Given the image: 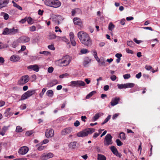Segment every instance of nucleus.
Here are the masks:
<instances>
[{
    "instance_id": "f257e3e1",
    "label": "nucleus",
    "mask_w": 160,
    "mask_h": 160,
    "mask_svg": "<svg viewBox=\"0 0 160 160\" xmlns=\"http://www.w3.org/2000/svg\"><path fill=\"white\" fill-rule=\"evenodd\" d=\"M78 37L81 42L84 45L89 46L92 44V40L89 35L83 31L79 32L77 34Z\"/></svg>"
},
{
    "instance_id": "f03ea898",
    "label": "nucleus",
    "mask_w": 160,
    "mask_h": 160,
    "mask_svg": "<svg viewBox=\"0 0 160 160\" xmlns=\"http://www.w3.org/2000/svg\"><path fill=\"white\" fill-rule=\"evenodd\" d=\"M71 62V58L69 56H63L62 58L57 61V62L60 67H66L69 65Z\"/></svg>"
},
{
    "instance_id": "7ed1b4c3",
    "label": "nucleus",
    "mask_w": 160,
    "mask_h": 160,
    "mask_svg": "<svg viewBox=\"0 0 160 160\" xmlns=\"http://www.w3.org/2000/svg\"><path fill=\"white\" fill-rule=\"evenodd\" d=\"M45 3L48 6L55 8H58L61 5V3L57 0H46Z\"/></svg>"
},
{
    "instance_id": "20e7f679",
    "label": "nucleus",
    "mask_w": 160,
    "mask_h": 160,
    "mask_svg": "<svg viewBox=\"0 0 160 160\" xmlns=\"http://www.w3.org/2000/svg\"><path fill=\"white\" fill-rule=\"evenodd\" d=\"M35 93V90H28L25 92L21 96L20 100H24L31 97L32 95L34 94Z\"/></svg>"
},
{
    "instance_id": "39448f33",
    "label": "nucleus",
    "mask_w": 160,
    "mask_h": 160,
    "mask_svg": "<svg viewBox=\"0 0 160 160\" xmlns=\"http://www.w3.org/2000/svg\"><path fill=\"white\" fill-rule=\"evenodd\" d=\"M112 136L110 134H107L105 137L104 144V145L108 146L112 143Z\"/></svg>"
},
{
    "instance_id": "423d86ee",
    "label": "nucleus",
    "mask_w": 160,
    "mask_h": 160,
    "mask_svg": "<svg viewBox=\"0 0 160 160\" xmlns=\"http://www.w3.org/2000/svg\"><path fill=\"white\" fill-rule=\"evenodd\" d=\"M29 80V76L28 75H25L21 77L18 81V83L19 85H23L28 82Z\"/></svg>"
},
{
    "instance_id": "0eeeda50",
    "label": "nucleus",
    "mask_w": 160,
    "mask_h": 160,
    "mask_svg": "<svg viewBox=\"0 0 160 160\" xmlns=\"http://www.w3.org/2000/svg\"><path fill=\"white\" fill-rule=\"evenodd\" d=\"M86 84L82 81H72L71 82V86L72 87L84 86Z\"/></svg>"
},
{
    "instance_id": "6e6552de",
    "label": "nucleus",
    "mask_w": 160,
    "mask_h": 160,
    "mask_svg": "<svg viewBox=\"0 0 160 160\" xmlns=\"http://www.w3.org/2000/svg\"><path fill=\"white\" fill-rule=\"evenodd\" d=\"M53 154L51 152L43 154L40 157V159L41 160H47L50 158H52L53 157Z\"/></svg>"
},
{
    "instance_id": "1a4fd4ad",
    "label": "nucleus",
    "mask_w": 160,
    "mask_h": 160,
    "mask_svg": "<svg viewBox=\"0 0 160 160\" xmlns=\"http://www.w3.org/2000/svg\"><path fill=\"white\" fill-rule=\"evenodd\" d=\"M45 136L47 138L53 137L54 135V130L51 129L49 128L46 130L45 133Z\"/></svg>"
},
{
    "instance_id": "9d476101",
    "label": "nucleus",
    "mask_w": 160,
    "mask_h": 160,
    "mask_svg": "<svg viewBox=\"0 0 160 160\" xmlns=\"http://www.w3.org/2000/svg\"><path fill=\"white\" fill-rule=\"evenodd\" d=\"M29 149L26 146H23L20 148L18 151L19 154L21 155H24L26 154L28 151Z\"/></svg>"
},
{
    "instance_id": "9b49d317",
    "label": "nucleus",
    "mask_w": 160,
    "mask_h": 160,
    "mask_svg": "<svg viewBox=\"0 0 160 160\" xmlns=\"http://www.w3.org/2000/svg\"><path fill=\"white\" fill-rule=\"evenodd\" d=\"M18 40L20 42L24 43L29 42L30 40V38L28 36H23L20 37Z\"/></svg>"
},
{
    "instance_id": "f8f14e48",
    "label": "nucleus",
    "mask_w": 160,
    "mask_h": 160,
    "mask_svg": "<svg viewBox=\"0 0 160 160\" xmlns=\"http://www.w3.org/2000/svg\"><path fill=\"white\" fill-rule=\"evenodd\" d=\"M110 149L113 153L117 156L120 158L121 156V154L119 153L117 149L114 146H112L110 148Z\"/></svg>"
},
{
    "instance_id": "ddd939ff",
    "label": "nucleus",
    "mask_w": 160,
    "mask_h": 160,
    "mask_svg": "<svg viewBox=\"0 0 160 160\" xmlns=\"http://www.w3.org/2000/svg\"><path fill=\"white\" fill-rule=\"evenodd\" d=\"M120 100V98L118 97H115L113 98L110 102L111 105L112 106L117 104Z\"/></svg>"
},
{
    "instance_id": "4468645a",
    "label": "nucleus",
    "mask_w": 160,
    "mask_h": 160,
    "mask_svg": "<svg viewBox=\"0 0 160 160\" xmlns=\"http://www.w3.org/2000/svg\"><path fill=\"white\" fill-rule=\"evenodd\" d=\"M88 134L87 129L81 131L77 133V136L78 137H84L87 136Z\"/></svg>"
},
{
    "instance_id": "2eb2a0df",
    "label": "nucleus",
    "mask_w": 160,
    "mask_h": 160,
    "mask_svg": "<svg viewBox=\"0 0 160 160\" xmlns=\"http://www.w3.org/2000/svg\"><path fill=\"white\" fill-rule=\"evenodd\" d=\"M9 0H0V9L6 7L8 3Z\"/></svg>"
},
{
    "instance_id": "dca6fc26",
    "label": "nucleus",
    "mask_w": 160,
    "mask_h": 160,
    "mask_svg": "<svg viewBox=\"0 0 160 160\" xmlns=\"http://www.w3.org/2000/svg\"><path fill=\"white\" fill-rule=\"evenodd\" d=\"M72 129L71 128H67L63 130L62 132V134L63 135L70 133L72 131Z\"/></svg>"
},
{
    "instance_id": "f3484780",
    "label": "nucleus",
    "mask_w": 160,
    "mask_h": 160,
    "mask_svg": "<svg viewBox=\"0 0 160 160\" xmlns=\"http://www.w3.org/2000/svg\"><path fill=\"white\" fill-rule=\"evenodd\" d=\"M28 69H32L37 72L39 70V68L37 65H30L28 67Z\"/></svg>"
},
{
    "instance_id": "a211bd4d",
    "label": "nucleus",
    "mask_w": 160,
    "mask_h": 160,
    "mask_svg": "<svg viewBox=\"0 0 160 160\" xmlns=\"http://www.w3.org/2000/svg\"><path fill=\"white\" fill-rule=\"evenodd\" d=\"M20 59V58L18 55H14L11 57L10 60L13 62H17L19 61Z\"/></svg>"
},
{
    "instance_id": "6ab92c4d",
    "label": "nucleus",
    "mask_w": 160,
    "mask_h": 160,
    "mask_svg": "<svg viewBox=\"0 0 160 160\" xmlns=\"http://www.w3.org/2000/svg\"><path fill=\"white\" fill-rule=\"evenodd\" d=\"M73 22L75 24L79 26H81L82 23L81 20L78 18H75L73 19Z\"/></svg>"
},
{
    "instance_id": "aec40b11",
    "label": "nucleus",
    "mask_w": 160,
    "mask_h": 160,
    "mask_svg": "<svg viewBox=\"0 0 160 160\" xmlns=\"http://www.w3.org/2000/svg\"><path fill=\"white\" fill-rule=\"evenodd\" d=\"M103 115V113L101 112L96 113L95 116L92 118L93 121H96L101 116Z\"/></svg>"
},
{
    "instance_id": "412c9836",
    "label": "nucleus",
    "mask_w": 160,
    "mask_h": 160,
    "mask_svg": "<svg viewBox=\"0 0 160 160\" xmlns=\"http://www.w3.org/2000/svg\"><path fill=\"white\" fill-rule=\"evenodd\" d=\"M11 35H14L18 32L19 30L17 28H11Z\"/></svg>"
},
{
    "instance_id": "4be33fe9",
    "label": "nucleus",
    "mask_w": 160,
    "mask_h": 160,
    "mask_svg": "<svg viewBox=\"0 0 160 160\" xmlns=\"http://www.w3.org/2000/svg\"><path fill=\"white\" fill-rule=\"evenodd\" d=\"M11 28L9 29L6 28L4 29L2 34L3 35H11Z\"/></svg>"
},
{
    "instance_id": "5701e85b",
    "label": "nucleus",
    "mask_w": 160,
    "mask_h": 160,
    "mask_svg": "<svg viewBox=\"0 0 160 160\" xmlns=\"http://www.w3.org/2000/svg\"><path fill=\"white\" fill-rule=\"evenodd\" d=\"M98 160H106L105 156L102 154H98Z\"/></svg>"
},
{
    "instance_id": "b1692460",
    "label": "nucleus",
    "mask_w": 160,
    "mask_h": 160,
    "mask_svg": "<svg viewBox=\"0 0 160 160\" xmlns=\"http://www.w3.org/2000/svg\"><path fill=\"white\" fill-rule=\"evenodd\" d=\"M56 37L55 34H53L51 32H50L48 36V38L49 39H55Z\"/></svg>"
},
{
    "instance_id": "393cba45",
    "label": "nucleus",
    "mask_w": 160,
    "mask_h": 160,
    "mask_svg": "<svg viewBox=\"0 0 160 160\" xmlns=\"http://www.w3.org/2000/svg\"><path fill=\"white\" fill-rule=\"evenodd\" d=\"M8 127L9 126H4L2 129V131L1 132H0V134L3 136L5 134V132L8 129Z\"/></svg>"
},
{
    "instance_id": "a878e982",
    "label": "nucleus",
    "mask_w": 160,
    "mask_h": 160,
    "mask_svg": "<svg viewBox=\"0 0 160 160\" xmlns=\"http://www.w3.org/2000/svg\"><path fill=\"white\" fill-rule=\"evenodd\" d=\"M27 21L28 24H32L34 23L33 21L32 18L30 17H26Z\"/></svg>"
},
{
    "instance_id": "bb28decb",
    "label": "nucleus",
    "mask_w": 160,
    "mask_h": 160,
    "mask_svg": "<svg viewBox=\"0 0 160 160\" xmlns=\"http://www.w3.org/2000/svg\"><path fill=\"white\" fill-rule=\"evenodd\" d=\"M47 95L49 97H52L53 95V93L52 90H48L46 92Z\"/></svg>"
},
{
    "instance_id": "cd10ccee",
    "label": "nucleus",
    "mask_w": 160,
    "mask_h": 160,
    "mask_svg": "<svg viewBox=\"0 0 160 160\" xmlns=\"http://www.w3.org/2000/svg\"><path fill=\"white\" fill-rule=\"evenodd\" d=\"M96 92L95 91H92L90 92L89 94H88L86 96V99H89V98L91 97L93 95L96 93Z\"/></svg>"
},
{
    "instance_id": "c85d7f7f",
    "label": "nucleus",
    "mask_w": 160,
    "mask_h": 160,
    "mask_svg": "<svg viewBox=\"0 0 160 160\" xmlns=\"http://www.w3.org/2000/svg\"><path fill=\"white\" fill-rule=\"evenodd\" d=\"M115 27V25L112 22H111L108 25V29L110 31H112Z\"/></svg>"
},
{
    "instance_id": "c756f323",
    "label": "nucleus",
    "mask_w": 160,
    "mask_h": 160,
    "mask_svg": "<svg viewBox=\"0 0 160 160\" xmlns=\"http://www.w3.org/2000/svg\"><path fill=\"white\" fill-rule=\"evenodd\" d=\"M1 14L2 15H3L4 18L5 20H7L8 19L9 16L7 13L2 12L1 13Z\"/></svg>"
},
{
    "instance_id": "7c9ffc66",
    "label": "nucleus",
    "mask_w": 160,
    "mask_h": 160,
    "mask_svg": "<svg viewBox=\"0 0 160 160\" xmlns=\"http://www.w3.org/2000/svg\"><path fill=\"white\" fill-rule=\"evenodd\" d=\"M117 86L119 89H122L126 88V84H118Z\"/></svg>"
},
{
    "instance_id": "2f4dec72",
    "label": "nucleus",
    "mask_w": 160,
    "mask_h": 160,
    "mask_svg": "<svg viewBox=\"0 0 160 160\" xmlns=\"http://www.w3.org/2000/svg\"><path fill=\"white\" fill-rule=\"evenodd\" d=\"M86 129L87 130L88 133V134H91V133H92L93 132H95V129L93 128H87Z\"/></svg>"
},
{
    "instance_id": "473e14b6",
    "label": "nucleus",
    "mask_w": 160,
    "mask_h": 160,
    "mask_svg": "<svg viewBox=\"0 0 160 160\" xmlns=\"http://www.w3.org/2000/svg\"><path fill=\"white\" fill-rule=\"evenodd\" d=\"M111 117V116L110 115H108L105 119L104 122L102 123L101 124L102 125L107 123L110 119Z\"/></svg>"
},
{
    "instance_id": "72a5a7b5",
    "label": "nucleus",
    "mask_w": 160,
    "mask_h": 160,
    "mask_svg": "<svg viewBox=\"0 0 160 160\" xmlns=\"http://www.w3.org/2000/svg\"><path fill=\"white\" fill-rule=\"evenodd\" d=\"M126 88H132L135 86V84L133 83H126Z\"/></svg>"
},
{
    "instance_id": "f704fd0d",
    "label": "nucleus",
    "mask_w": 160,
    "mask_h": 160,
    "mask_svg": "<svg viewBox=\"0 0 160 160\" xmlns=\"http://www.w3.org/2000/svg\"><path fill=\"white\" fill-rule=\"evenodd\" d=\"M120 138L122 140H125L126 139L125 134L123 132H121L120 134Z\"/></svg>"
},
{
    "instance_id": "c9c22d12",
    "label": "nucleus",
    "mask_w": 160,
    "mask_h": 160,
    "mask_svg": "<svg viewBox=\"0 0 160 160\" xmlns=\"http://www.w3.org/2000/svg\"><path fill=\"white\" fill-rule=\"evenodd\" d=\"M76 143L77 142H71L70 144V148L72 149L75 148L76 146Z\"/></svg>"
},
{
    "instance_id": "e433bc0d",
    "label": "nucleus",
    "mask_w": 160,
    "mask_h": 160,
    "mask_svg": "<svg viewBox=\"0 0 160 160\" xmlns=\"http://www.w3.org/2000/svg\"><path fill=\"white\" fill-rule=\"evenodd\" d=\"M23 131L22 129V128L19 126H18L16 127V131L17 132H22Z\"/></svg>"
},
{
    "instance_id": "4c0bfd02",
    "label": "nucleus",
    "mask_w": 160,
    "mask_h": 160,
    "mask_svg": "<svg viewBox=\"0 0 160 160\" xmlns=\"http://www.w3.org/2000/svg\"><path fill=\"white\" fill-rule=\"evenodd\" d=\"M127 45L130 47H132L134 45V43L132 41H127Z\"/></svg>"
},
{
    "instance_id": "58836bf2",
    "label": "nucleus",
    "mask_w": 160,
    "mask_h": 160,
    "mask_svg": "<svg viewBox=\"0 0 160 160\" xmlns=\"http://www.w3.org/2000/svg\"><path fill=\"white\" fill-rule=\"evenodd\" d=\"M47 90V88H43L42 92L39 94V96L41 98H42V96L45 92H46Z\"/></svg>"
},
{
    "instance_id": "ea45409f",
    "label": "nucleus",
    "mask_w": 160,
    "mask_h": 160,
    "mask_svg": "<svg viewBox=\"0 0 160 160\" xmlns=\"http://www.w3.org/2000/svg\"><path fill=\"white\" fill-rule=\"evenodd\" d=\"M29 30L31 32H34L36 30V27L34 26H32L29 27Z\"/></svg>"
},
{
    "instance_id": "a19ab883",
    "label": "nucleus",
    "mask_w": 160,
    "mask_h": 160,
    "mask_svg": "<svg viewBox=\"0 0 160 160\" xmlns=\"http://www.w3.org/2000/svg\"><path fill=\"white\" fill-rule=\"evenodd\" d=\"M116 142L117 145L118 146H121L123 144L118 139H117L116 141Z\"/></svg>"
},
{
    "instance_id": "79ce46f5",
    "label": "nucleus",
    "mask_w": 160,
    "mask_h": 160,
    "mask_svg": "<svg viewBox=\"0 0 160 160\" xmlns=\"http://www.w3.org/2000/svg\"><path fill=\"white\" fill-rule=\"evenodd\" d=\"M70 40L74 39V35L73 32H71L69 33Z\"/></svg>"
},
{
    "instance_id": "37998d69",
    "label": "nucleus",
    "mask_w": 160,
    "mask_h": 160,
    "mask_svg": "<svg viewBox=\"0 0 160 160\" xmlns=\"http://www.w3.org/2000/svg\"><path fill=\"white\" fill-rule=\"evenodd\" d=\"M90 61V60L88 61V60L85 59L83 62V65L84 67H86L87 65L89 63Z\"/></svg>"
},
{
    "instance_id": "c03bdc74",
    "label": "nucleus",
    "mask_w": 160,
    "mask_h": 160,
    "mask_svg": "<svg viewBox=\"0 0 160 160\" xmlns=\"http://www.w3.org/2000/svg\"><path fill=\"white\" fill-rule=\"evenodd\" d=\"M131 77L129 74H127L123 75V77L125 79H128L129 78Z\"/></svg>"
},
{
    "instance_id": "a18cd8bd",
    "label": "nucleus",
    "mask_w": 160,
    "mask_h": 160,
    "mask_svg": "<svg viewBox=\"0 0 160 160\" xmlns=\"http://www.w3.org/2000/svg\"><path fill=\"white\" fill-rule=\"evenodd\" d=\"M39 53L41 54H43L44 55H47L50 54V53L47 51H44L43 52H40Z\"/></svg>"
},
{
    "instance_id": "49530a36",
    "label": "nucleus",
    "mask_w": 160,
    "mask_h": 160,
    "mask_svg": "<svg viewBox=\"0 0 160 160\" xmlns=\"http://www.w3.org/2000/svg\"><path fill=\"white\" fill-rule=\"evenodd\" d=\"M33 132L32 131H27L26 133V135L28 136H29L33 133Z\"/></svg>"
},
{
    "instance_id": "de8ad7c7",
    "label": "nucleus",
    "mask_w": 160,
    "mask_h": 160,
    "mask_svg": "<svg viewBox=\"0 0 160 160\" xmlns=\"http://www.w3.org/2000/svg\"><path fill=\"white\" fill-rule=\"evenodd\" d=\"M69 74L67 73H64L62 74H61L59 76V78H63L64 77H67L68 76Z\"/></svg>"
},
{
    "instance_id": "09e8293b",
    "label": "nucleus",
    "mask_w": 160,
    "mask_h": 160,
    "mask_svg": "<svg viewBox=\"0 0 160 160\" xmlns=\"http://www.w3.org/2000/svg\"><path fill=\"white\" fill-rule=\"evenodd\" d=\"M88 52V50L86 49H83L81 50L80 52L82 54H85L87 53Z\"/></svg>"
},
{
    "instance_id": "8fccbe9b",
    "label": "nucleus",
    "mask_w": 160,
    "mask_h": 160,
    "mask_svg": "<svg viewBox=\"0 0 160 160\" xmlns=\"http://www.w3.org/2000/svg\"><path fill=\"white\" fill-rule=\"evenodd\" d=\"M53 71V68L52 67H49L48 70V72L49 73H52Z\"/></svg>"
},
{
    "instance_id": "3c124183",
    "label": "nucleus",
    "mask_w": 160,
    "mask_h": 160,
    "mask_svg": "<svg viewBox=\"0 0 160 160\" xmlns=\"http://www.w3.org/2000/svg\"><path fill=\"white\" fill-rule=\"evenodd\" d=\"M70 41L71 44L73 46H75L76 45V43L75 40L74 39L70 40Z\"/></svg>"
},
{
    "instance_id": "603ef678",
    "label": "nucleus",
    "mask_w": 160,
    "mask_h": 160,
    "mask_svg": "<svg viewBox=\"0 0 160 160\" xmlns=\"http://www.w3.org/2000/svg\"><path fill=\"white\" fill-rule=\"evenodd\" d=\"M48 48L51 49V50H54L55 49V48L54 47L53 45H49L48 46Z\"/></svg>"
},
{
    "instance_id": "864d4df0",
    "label": "nucleus",
    "mask_w": 160,
    "mask_h": 160,
    "mask_svg": "<svg viewBox=\"0 0 160 160\" xmlns=\"http://www.w3.org/2000/svg\"><path fill=\"white\" fill-rule=\"evenodd\" d=\"M15 5L14 6V7L16 8H17L20 10H22V8L17 4H15Z\"/></svg>"
},
{
    "instance_id": "5fc2aeb1",
    "label": "nucleus",
    "mask_w": 160,
    "mask_h": 160,
    "mask_svg": "<svg viewBox=\"0 0 160 160\" xmlns=\"http://www.w3.org/2000/svg\"><path fill=\"white\" fill-rule=\"evenodd\" d=\"M126 52L128 53L132 54L133 53V52L131 50H130L129 48H126Z\"/></svg>"
},
{
    "instance_id": "6e6d98bb",
    "label": "nucleus",
    "mask_w": 160,
    "mask_h": 160,
    "mask_svg": "<svg viewBox=\"0 0 160 160\" xmlns=\"http://www.w3.org/2000/svg\"><path fill=\"white\" fill-rule=\"evenodd\" d=\"M55 32H62L61 30L59 28V27H58V26H56L55 27Z\"/></svg>"
},
{
    "instance_id": "4d7b16f0",
    "label": "nucleus",
    "mask_w": 160,
    "mask_h": 160,
    "mask_svg": "<svg viewBox=\"0 0 160 160\" xmlns=\"http://www.w3.org/2000/svg\"><path fill=\"white\" fill-rule=\"evenodd\" d=\"M80 125V122L78 120H77L74 123V125L75 127H77Z\"/></svg>"
},
{
    "instance_id": "13d9d810",
    "label": "nucleus",
    "mask_w": 160,
    "mask_h": 160,
    "mask_svg": "<svg viewBox=\"0 0 160 160\" xmlns=\"http://www.w3.org/2000/svg\"><path fill=\"white\" fill-rule=\"evenodd\" d=\"M5 47L7 48V46H5L2 42H0V49L4 48Z\"/></svg>"
},
{
    "instance_id": "bf43d9fd",
    "label": "nucleus",
    "mask_w": 160,
    "mask_h": 160,
    "mask_svg": "<svg viewBox=\"0 0 160 160\" xmlns=\"http://www.w3.org/2000/svg\"><path fill=\"white\" fill-rule=\"evenodd\" d=\"M79 10V9L78 8H76L74 10H73L72 11V16H74L76 13V10Z\"/></svg>"
},
{
    "instance_id": "052dcab7",
    "label": "nucleus",
    "mask_w": 160,
    "mask_h": 160,
    "mask_svg": "<svg viewBox=\"0 0 160 160\" xmlns=\"http://www.w3.org/2000/svg\"><path fill=\"white\" fill-rule=\"evenodd\" d=\"M145 68L147 70H150L152 69V67L150 66L146 65L145 67Z\"/></svg>"
},
{
    "instance_id": "680f3d73",
    "label": "nucleus",
    "mask_w": 160,
    "mask_h": 160,
    "mask_svg": "<svg viewBox=\"0 0 160 160\" xmlns=\"http://www.w3.org/2000/svg\"><path fill=\"white\" fill-rule=\"evenodd\" d=\"M27 18H26V17H25L24 18L21 19L19 21V22L22 23H25L27 21Z\"/></svg>"
},
{
    "instance_id": "e2e57ef3",
    "label": "nucleus",
    "mask_w": 160,
    "mask_h": 160,
    "mask_svg": "<svg viewBox=\"0 0 160 160\" xmlns=\"http://www.w3.org/2000/svg\"><path fill=\"white\" fill-rule=\"evenodd\" d=\"M117 77L115 75H113L110 77L111 79L113 81H115Z\"/></svg>"
},
{
    "instance_id": "0e129e2a",
    "label": "nucleus",
    "mask_w": 160,
    "mask_h": 160,
    "mask_svg": "<svg viewBox=\"0 0 160 160\" xmlns=\"http://www.w3.org/2000/svg\"><path fill=\"white\" fill-rule=\"evenodd\" d=\"M141 76H142V73L141 72H140L139 73H138V74H137L136 75V77L137 78L139 79V78H140L141 77Z\"/></svg>"
},
{
    "instance_id": "69168bd1",
    "label": "nucleus",
    "mask_w": 160,
    "mask_h": 160,
    "mask_svg": "<svg viewBox=\"0 0 160 160\" xmlns=\"http://www.w3.org/2000/svg\"><path fill=\"white\" fill-rule=\"evenodd\" d=\"M125 19H122L121 21L120 22V23L121 25H123L125 24Z\"/></svg>"
},
{
    "instance_id": "338daca9",
    "label": "nucleus",
    "mask_w": 160,
    "mask_h": 160,
    "mask_svg": "<svg viewBox=\"0 0 160 160\" xmlns=\"http://www.w3.org/2000/svg\"><path fill=\"white\" fill-rule=\"evenodd\" d=\"M45 148V147L44 146H40L38 147V149L39 151H42Z\"/></svg>"
},
{
    "instance_id": "774afa93",
    "label": "nucleus",
    "mask_w": 160,
    "mask_h": 160,
    "mask_svg": "<svg viewBox=\"0 0 160 160\" xmlns=\"http://www.w3.org/2000/svg\"><path fill=\"white\" fill-rule=\"evenodd\" d=\"M18 45L17 42L16 41L14 42L12 44V47L13 48H15Z\"/></svg>"
}]
</instances>
